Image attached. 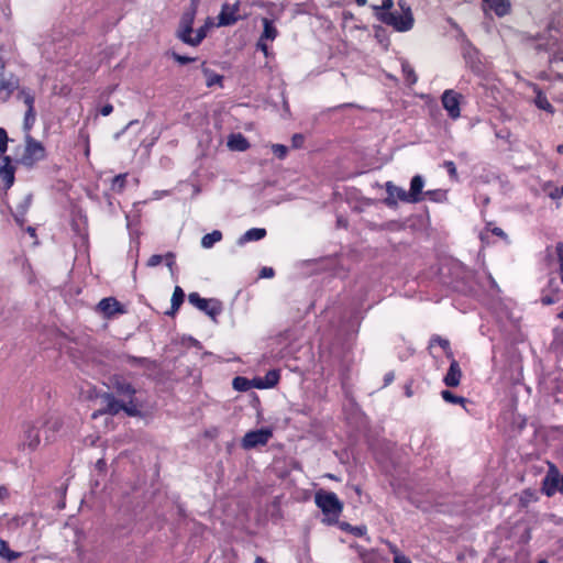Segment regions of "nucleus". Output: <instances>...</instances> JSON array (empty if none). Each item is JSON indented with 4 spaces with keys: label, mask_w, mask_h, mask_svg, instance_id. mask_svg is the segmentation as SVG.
Masks as SVG:
<instances>
[{
    "label": "nucleus",
    "mask_w": 563,
    "mask_h": 563,
    "mask_svg": "<svg viewBox=\"0 0 563 563\" xmlns=\"http://www.w3.org/2000/svg\"><path fill=\"white\" fill-rule=\"evenodd\" d=\"M266 236V230L262 228H253L247 230L243 235H241L238 240V244L240 246L246 244L247 242L260 241Z\"/></svg>",
    "instance_id": "obj_17"
},
{
    "label": "nucleus",
    "mask_w": 563,
    "mask_h": 563,
    "mask_svg": "<svg viewBox=\"0 0 563 563\" xmlns=\"http://www.w3.org/2000/svg\"><path fill=\"white\" fill-rule=\"evenodd\" d=\"M262 23H263V32H262L260 38H262L264 41H274L278 35V31L275 27L273 21H271L267 18H263Z\"/></svg>",
    "instance_id": "obj_20"
},
{
    "label": "nucleus",
    "mask_w": 563,
    "mask_h": 563,
    "mask_svg": "<svg viewBox=\"0 0 563 563\" xmlns=\"http://www.w3.org/2000/svg\"><path fill=\"white\" fill-rule=\"evenodd\" d=\"M113 388L119 395L126 396L129 398L133 397L135 394V389L133 388V386L130 383L122 380L120 378H115L113 380Z\"/></svg>",
    "instance_id": "obj_21"
},
{
    "label": "nucleus",
    "mask_w": 563,
    "mask_h": 563,
    "mask_svg": "<svg viewBox=\"0 0 563 563\" xmlns=\"http://www.w3.org/2000/svg\"><path fill=\"white\" fill-rule=\"evenodd\" d=\"M303 141H305V139H303V135H301V134H295L291 139L294 147H300L303 144Z\"/></svg>",
    "instance_id": "obj_47"
},
{
    "label": "nucleus",
    "mask_w": 563,
    "mask_h": 563,
    "mask_svg": "<svg viewBox=\"0 0 563 563\" xmlns=\"http://www.w3.org/2000/svg\"><path fill=\"white\" fill-rule=\"evenodd\" d=\"M202 73L206 77V85L208 87L219 84L222 80V76L206 67L205 63L202 64Z\"/></svg>",
    "instance_id": "obj_24"
},
{
    "label": "nucleus",
    "mask_w": 563,
    "mask_h": 563,
    "mask_svg": "<svg viewBox=\"0 0 563 563\" xmlns=\"http://www.w3.org/2000/svg\"><path fill=\"white\" fill-rule=\"evenodd\" d=\"M387 197L384 202L388 207H396L398 201L411 203L408 191L404 188L396 186L391 181H387L386 185Z\"/></svg>",
    "instance_id": "obj_11"
},
{
    "label": "nucleus",
    "mask_w": 563,
    "mask_h": 563,
    "mask_svg": "<svg viewBox=\"0 0 563 563\" xmlns=\"http://www.w3.org/2000/svg\"><path fill=\"white\" fill-rule=\"evenodd\" d=\"M266 42L267 41L260 38L256 44L257 48L261 49L265 54V56L268 55V46H267Z\"/></svg>",
    "instance_id": "obj_51"
},
{
    "label": "nucleus",
    "mask_w": 563,
    "mask_h": 563,
    "mask_svg": "<svg viewBox=\"0 0 563 563\" xmlns=\"http://www.w3.org/2000/svg\"><path fill=\"white\" fill-rule=\"evenodd\" d=\"M222 233L219 230H214L211 233L206 234L201 240V245L205 249H210L214 243L221 241Z\"/></svg>",
    "instance_id": "obj_23"
},
{
    "label": "nucleus",
    "mask_w": 563,
    "mask_h": 563,
    "mask_svg": "<svg viewBox=\"0 0 563 563\" xmlns=\"http://www.w3.org/2000/svg\"><path fill=\"white\" fill-rule=\"evenodd\" d=\"M356 4L363 7L366 4L367 0H355Z\"/></svg>",
    "instance_id": "obj_61"
},
{
    "label": "nucleus",
    "mask_w": 563,
    "mask_h": 563,
    "mask_svg": "<svg viewBox=\"0 0 563 563\" xmlns=\"http://www.w3.org/2000/svg\"><path fill=\"white\" fill-rule=\"evenodd\" d=\"M31 205V197L26 196L24 201L16 207V211L21 212V216H25L29 206Z\"/></svg>",
    "instance_id": "obj_44"
},
{
    "label": "nucleus",
    "mask_w": 563,
    "mask_h": 563,
    "mask_svg": "<svg viewBox=\"0 0 563 563\" xmlns=\"http://www.w3.org/2000/svg\"><path fill=\"white\" fill-rule=\"evenodd\" d=\"M241 2L236 1L233 4L223 3L221 11L218 15V26H229L235 24L238 21L246 19L247 13H240Z\"/></svg>",
    "instance_id": "obj_7"
},
{
    "label": "nucleus",
    "mask_w": 563,
    "mask_h": 563,
    "mask_svg": "<svg viewBox=\"0 0 563 563\" xmlns=\"http://www.w3.org/2000/svg\"><path fill=\"white\" fill-rule=\"evenodd\" d=\"M122 410L130 417H137L141 413L133 397L129 398L128 404H123Z\"/></svg>",
    "instance_id": "obj_31"
},
{
    "label": "nucleus",
    "mask_w": 563,
    "mask_h": 563,
    "mask_svg": "<svg viewBox=\"0 0 563 563\" xmlns=\"http://www.w3.org/2000/svg\"><path fill=\"white\" fill-rule=\"evenodd\" d=\"M96 467L99 471H103L106 468V461L103 459H99L96 463Z\"/></svg>",
    "instance_id": "obj_59"
},
{
    "label": "nucleus",
    "mask_w": 563,
    "mask_h": 563,
    "mask_svg": "<svg viewBox=\"0 0 563 563\" xmlns=\"http://www.w3.org/2000/svg\"><path fill=\"white\" fill-rule=\"evenodd\" d=\"M424 196H428L429 199L433 201H439L443 197V192L441 190H429L424 194Z\"/></svg>",
    "instance_id": "obj_45"
},
{
    "label": "nucleus",
    "mask_w": 563,
    "mask_h": 563,
    "mask_svg": "<svg viewBox=\"0 0 563 563\" xmlns=\"http://www.w3.org/2000/svg\"><path fill=\"white\" fill-rule=\"evenodd\" d=\"M188 301L198 308L199 310L203 311L206 314L211 317L213 320L221 313L222 306L219 300L216 299H205L199 296L197 292H191L188 296Z\"/></svg>",
    "instance_id": "obj_8"
},
{
    "label": "nucleus",
    "mask_w": 563,
    "mask_h": 563,
    "mask_svg": "<svg viewBox=\"0 0 563 563\" xmlns=\"http://www.w3.org/2000/svg\"><path fill=\"white\" fill-rule=\"evenodd\" d=\"M555 249L560 262V278L561 282L563 283V243H558Z\"/></svg>",
    "instance_id": "obj_39"
},
{
    "label": "nucleus",
    "mask_w": 563,
    "mask_h": 563,
    "mask_svg": "<svg viewBox=\"0 0 563 563\" xmlns=\"http://www.w3.org/2000/svg\"><path fill=\"white\" fill-rule=\"evenodd\" d=\"M272 151L278 158L283 159L287 155L288 148L283 144H273Z\"/></svg>",
    "instance_id": "obj_38"
},
{
    "label": "nucleus",
    "mask_w": 563,
    "mask_h": 563,
    "mask_svg": "<svg viewBox=\"0 0 563 563\" xmlns=\"http://www.w3.org/2000/svg\"><path fill=\"white\" fill-rule=\"evenodd\" d=\"M35 110L34 107L27 108L25 115H24V122L23 128L29 133V131L32 129L34 122H35Z\"/></svg>",
    "instance_id": "obj_30"
},
{
    "label": "nucleus",
    "mask_w": 563,
    "mask_h": 563,
    "mask_svg": "<svg viewBox=\"0 0 563 563\" xmlns=\"http://www.w3.org/2000/svg\"><path fill=\"white\" fill-rule=\"evenodd\" d=\"M358 555L362 559L363 563H373V553L371 551L360 549Z\"/></svg>",
    "instance_id": "obj_43"
},
{
    "label": "nucleus",
    "mask_w": 563,
    "mask_h": 563,
    "mask_svg": "<svg viewBox=\"0 0 563 563\" xmlns=\"http://www.w3.org/2000/svg\"><path fill=\"white\" fill-rule=\"evenodd\" d=\"M214 25L212 18H207L205 21V24L200 26L196 32V36L200 35L199 44L203 41V38L207 36L208 31Z\"/></svg>",
    "instance_id": "obj_32"
},
{
    "label": "nucleus",
    "mask_w": 563,
    "mask_h": 563,
    "mask_svg": "<svg viewBox=\"0 0 563 563\" xmlns=\"http://www.w3.org/2000/svg\"><path fill=\"white\" fill-rule=\"evenodd\" d=\"M489 9H492L498 16H504L509 13L510 3L508 0H483Z\"/></svg>",
    "instance_id": "obj_19"
},
{
    "label": "nucleus",
    "mask_w": 563,
    "mask_h": 563,
    "mask_svg": "<svg viewBox=\"0 0 563 563\" xmlns=\"http://www.w3.org/2000/svg\"><path fill=\"white\" fill-rule=\"evenodd\" d=\"M97 310L108 319L125 312L124 307L113 297L101 299L97 306Z\"/></svg>",
    "instance_id": "obj_12"
},
{
    "label": "nucleus",
    "mask_w": 563,
    "mask_h": 563,
    "mask_svg": "<svg viewBox=\"0 0 563 563\" xmlns=\"http://www.w3.org/2000/svg\"><path fill=\"white\" fill-rule=\"evenodd\" d=\"M16 98L19 100H22L27 108L34 107V96L29 89H20L16 95Z\"/></svg>",
    "instance_id": "obj_27"
},
{
    "label": "nucleus",
    "mask_w": 563,
    "mask_h": 563,
    "mask_svg": "<svg viewBox=\"0 0 563 563\" xmlns=\"http://www.w3.org/2000/svg\"><path fill=\"white\" fill-rule=\"evenodd\" d=\"M163 261V256L162 255H158V254H154L152 255L148 261H147V266L148 267H155L157 265H159Z\"/></svg>",
    "instance_id": "obj_46"
},
{
    "label": "nucleus",
    "mask_w": 563,
    "mask_h": 563,
    "mask_svg": "<svg viewBox=\"0 0 563 563\" xmlns=\"http://www.w3.org/2000/svg\"><path fill=\"white\" fill-rule=\"evenodd\" d=\"M125 181H126V174L117 175L112 179L111 189L114 191H118V192L122 191L123 188L125 187Z\"/></svg>",
    "instance_id": "obj_34"
},
{
    "label": "nucleus",
    "mask_w": 563,
    "mask_h": 563,
    "mask_svg": "<svg viewBox=\"0 0 563 563\" xmlns=\"http://www.w3.org/2000/svg\"><path fill=\"white\" fill-rule=\"evenodd\" d=\"M46 152L43 144L33 139L29 133L25 135V150L21 163L26 167L34 166L45 158Z\"/></svg>",
    "instance_id": "obj_6"
},
{
    "label": "nucleus",
    "mask_w": 563,
    "mask_h": 563,
    "mask_svg": "<svg viewBox=\"0 0 563 563\" xmlns=\"http://www.w3.org/2000/svg\"><path fill=\"white\" fill-rule=\"evenodd\" d=\"M113 111V107L112 104L110 103H107L104 104L101 109H100V113L104 117L109 115L111 112Z\"/></svg>",
    "instance_id": "obj_52"
},
{
    "label": "nucleus",
    "mask_w": 563,
    "mask_h": 563,
    "mask_svg": "<svg viewBox=\"0 0 563 563\" xmlns=\"http://www.w3.org/2000/svg\"><path fill=\"white\" fill-rule=\"evenodd\" d=\"M424 187V179L420 175L412 177L410 181V189L408 191L411 203H418L423 200L424 194L422 191Z\"/></svg>",
    "instance_id": "obj_13"
},
{
    "label": "nucleus",
    "mask_w": 563,
    "mask_h": 563,
    "mask_svg": "<svg viewBox=\"0 0 563 563\" xmlns=\"http://www.w3.org/2000/svg\"><path fill=\"white\" fill-rule=\"evenodd\" d=\"M254 563H266L265 560L261 556H257L254 561Z\"/></svg>",
    "instance_id": "obj_62"
},
{
    "label": "nucleus",
    "mask_w": 563,
    "mask_h": 563,
    "mask_svg": "<svg viewBox=\"0 0 563 563\" xmlns=\"http://www.w3.org/2000/svg\"><path fill=\"white\" fill-rule=\"evenodd\" d=\"M9 496L8 489L4 486H0V501L7 499Z\"/></svg>",
    "instance_id": "obj_57"
},
{
    "label": "nucleus",
    "mask_w": 563,
    "mask_h": 563,
    "mask_svg": "<svg viewBox=\"0 0 563 563\" xmlns=\"http://www.w3.org/2000/svg\"><path fill=\"white\" fill-rule=\"evenodd\" d=\"M5 67L4 48L0 44V96H3L4 101L20 87L19 79L11 73L7 75Z\"/></svg>",
    "instance_id": "obj_5"
},
{
    "label": "nucleus",
    "mask_w": 563,
    "mask_h": 563,
    "mask_svg": "<svg viewBox=\"0 0 563 563\" xmlns=\"http://www.w3.org/2000/svg\"><path fill=\"white\" fill-rule=\"evenodd\" d=\"M432 341L437 342L444 350H449L450 349V342L448 340H445V339L437 336Z\"/></svg>",
    "instance_id": "obj_48"
},
{
    "label": "nucleus",
    "mask_w": 563,
    "mask_h": 563,
    "mask_svg": "<svg viewBox=\"0 0 563 563\" xmlns=\"http://www.w3.org/2000/svg\"><path fill=\"white\" fill-rule=\"evenodd\" d=\"M172 57L179 64L181 65H185V64H188V63H191L194 60H196V58L194 57H188V56H184V55H179L175 52L172 53Z\"/></svg>",
    "instance_id": "obj_41"
},
{
    "label": "nucleus",
    "mask_w": 563,
    "mask_h": 563,
    "mask_svg": "<svg viewBox=\"0 0 563 563\" xmlns=\"http://www.w3.org/2000/svg\"><path fill=\"white\" fill-rule=\"evenodd\" d=\"M341 527L343 530L351 532L355 537H363L366 534V531H367L365 526L353 527L350 523H342Z\"/></svg>",
    "instance_id": "obj_33"
},
{
    "label": "nucleus",
    "mask_w": 563,
    "mask_h": 563,
    "mask_svg": "<svg viewBox=\"0 0 563 563\" xmlns=\"http://www.w3.org/2000/svg\"><path fill=\"white\" fill-rule=\"evenodd\" d=\"M279 379V374L276 371H269L265 376V382L256 384L258 388L274 387Z\"/></svg>",
    "instance_id": "obj_26"
},
{
    "label": "nucleus",
    "mask_w": 563,
    "mask_h": 563,
    "mask_svg": "<svg viewBox=\"0 0 563 563\" xmlns=\"http://www.w3.org/2000/svg\"><path fill=\"white\" fill-rule=\"evenodd\" d=\"M137 121H130L122 131L114 134V139L118 140L126 131V129H129L131 125H133Z\"/></svg>",
    "instance_id": "obj_55"
},
{
    "label": "nucleus",
    "mask_w": 563,
    "mask_h": 563,
    "mask_svg": "<svg viewBox=\"0 0 563 563\" xmlns=\"http://www.w3.org/2000/svg\"><path fill=\"white\" fill-rule=\"evenodd\" d=\"M233 387L236 390L245 391L250 388V382L245 377H235L233 379Z\"/></svg>",
    "instance_id": "obj_36"
},
{
    "label": "nucleus",
    "mask_w": 563,
    "mask_h": 563,
    "mask_svg": "<svg viewBox=\"0 0 563 563\" xmlns=\"http://www.w3.org/2000/svg\"><path fill=\"white\" fill-rule=\"evenodd\" d=\"M394 563H411V560L401 553L394 556Z\"/></svg>",
    "instance_id": "obj_49"
},
{
    "label": "nucleus",
    "mask_w": 563,
    "mask_h": 563,
    "mask_svg": "<svg viewBox=\"0 0 563 563\" xmlns=\"http://www.w3.org/2000/svg\"><path fill=\"white\" fill-rule=\"evenodd\" d=\"M184 290L179 286H176L172 296L170 311H168L167 314L173 316L184 302Z\"/></svg>",
    "instance_id": "obj_22"
},
{
    "label": "nucleus",
    "mask_w": 563,
    "mask_h": 563,
    "mask_svg": "<svg viewBox=\"0 0 563 563\" xmlns=\"http://www.w3.org/2000/svg\"><path fill=\"white\" fill-rule=\"evenodd\" d=\"M541 301L543 305H552L554 302V300L549 296L543 297Z\"/></svg>",
    "instance_id": "obj_60"
},
{
    "label": "nucleus",
    "mask_w": 563,
    "mask_h": 563,
    "mask_svg": "<svg viewBox=\"0 0 563 563\" xmlns=\"http://www.w3.org/2000/svg\"><path fill=\"white\" fill-rule=\"evenodd\" d=\"M385 543L387 544L389 551L394 554V556H396L397 554H401V552L398 550V548L395 544H393L389 541H386Z\"/></svg>",
    "instance_id": "obj_54"
},
{
    "label": "nucleus",
    "mask_w": 563,
    "mask_h": 563,
    "mask_svg": "<svg viewBox=\"0 0 563 563\" xmlns=\"http://www.w3.org/2000/svg\"><path fill=\"white\" fill-rule=\"evenodd\" d=\"M260 276L263 278H271L274 276V269L272 267H264L262 268Z\"/></svg>",
    "instance_id": "obj_50"
},
{
    "label": "nucleus",
    "mask_w": 563,
    "mask_h": 563,
    "mask_svg": "<svg viewBox=\"0 0 563 563\" xmlns=\"http://www.w3.org/2000/svg\"><path fill=\"white\" fill-rule=\"evenodd\" d=\"M228 147L232 151L243 152L250 147V143L241 133L231 134L227 143Z\"/></svg>",
    "instance_id": "obj_18"
},
{
    "label": "nucleus",
    "mask_w": 563,
    "mask_h": 563,
    "mask_svg": "<svg viewBox=\"0 0 563 563\" xmlns=\"http://www.w3.org/2000/svg\"><path fill=\"white\" fill-rule=\"evenodd\" d=\"M8 134L7 131L0 128V155L4 154L8 150Z\"/></svg>",
    "instance_id": "obj_37"
},
{
    "label": "nucleus",
    "mask_w": 563,
    "mask_h": 563,
    "mask_svg": "<svg viewBox=\"0 0 563 563\" xmlns=\"http://www.w3.org/2000/svg\"><path fill=\"white\" fill-rule=\"evenodd\" d=\"M443 166L446 168L449 175L453 178V179H456L457 178V172H456V167H455V164L452 162V161H445Z\"/></svg>",
    "instance_id": "obj_42"
},
{
    "label": "nucleus",
    "mask_w": 563,
    "mask_h": 563,
    "mask_svg": "<svg viewBox=\"0 0 563 563\" xmlns=\"http://www.w3.org/2000/svg\"><path fill=\"white\" fill-rule=\"evenodd\" d=\"M536 104L539 109H542L544 111H548L551 113L554 111L552 104L549 102L547 97L541 92H539L536 97Z\"/></svg>",
    "instance_id": "obj_29"
},
{
    "label": "nucleus",
    "mask_w": 563,
    "mask_h": 563,
    "mask_svg": "<svg viewBox=\"0 0 563 563\" xmlns=\"http://www.w3.org/2000/svg\"><path fill=\"white\" fill-rule=\"evenodd\" d=\"M394 5V1L393 0H382V5L380 7H374V9L377 11V13H380V12H391L390 9L393 8Z\"/></svg>",
    "instance_id": "obj_40"
},
{
    "label": "nucleus",
    "mask_w": 563,
    "mask_h": 563,
    "mask_svg": "<svg viewBox=\"0 0 563 563\" xmlns=\"http://www.w3.org/2000/svg\"><path fill=\"white\" fill-rule=\"evenodd\" d=\"M441 396L445 401L451 402V404H464L465 402V398L455 396L450 390H442Z\"/></svg>",
    "instance_id": "obj_35"
},
{
    "label": "nucleus",
    "mask_w": 563,
    "mask_h": 563,
    "mask_svg": "<svg viewBox=\"0 0 563 563\" xmlns=\"http://www.w3.org/2000/svg\"><path fill=\"white\" fill-rule=\"evenodd\" d=\"M196 16V5H192L190 10L183 13L178 29L176 31V37L180 40L183 43L190 45V46H198L199 45V36L192 35L194 33V21Z\"/></svg>",
    "instance_id": "obj_4"
},
{
    "label": "nucleus",
    "mask_w": 563,
    "mask_h": 563,
    "mask_svg": "<svg viewBox=\"0 0 563 563\" xmlns=\"http://www.w3.org/2000/svg\"><path fill=\"white\" fill-rule=\"evenodd\" d=\"M272 437L273 432L267 428L249 431L243 437L241 445L245 450L254 449L260 445H265Z\"/></svg>",
    "instance_id": "obj_9"
},
{
    "label": "nucleus",
    "mask_w": 563,
    "mask_h": 563,
    "mask_svg": "<svg viewBox=\"0 0 563 563\" xmlns=\"http://www.w3.org/2000/svg\"><path fill=\"white\" fill-rule=\"evenodd\" d=\"M3 165L0 166V177L4 181V189L8 190L14 183L15 168L11 165L9 156L2 157Z\"/></svg>",
    "instance_id": "obj_14"
},
{
    "label": "nucleus",
    "mask_w": 563,
    "mask_h": 563,
    "mask_svg": "<svg viewBox=\"0 0 563 563\" xmlns=\"http://www.w3.org/2000/svg\"><path fill=\"white\" fill-rule=\"evenodd\" d=\"M165 258H166V265L168 266L169 269H172L173 265L175 264L174 254L173 253H167Z\"/></svg>",
    "instance_id": "obj_53"
},
{
    "label": "nucleus",
    "mask_w": 563,
    "mask_h": 563,
    "mask_svg": "<svg viewBox=\"0 0 563 563\" xmlns=\"http://www.w3.org/2000/svg\"><path fill=\"white\" fill-rule=\"evenodd\" d=\"M314 501L322 512L329 518L330 522L338 521L343 509V504L334 493L320 490L316 493Z\"/></svg>",
    "instance_id": "obj_3"
},
{
    "label": "nucleus",
    "mask_w": 563,
    "mask_h": 563,
    "mask_svg": "<svg viewBox=\"0 0 563 563\" xmlns=\"http://www.w3.org/2000/svg\"><path fill=\"white\" fill-rule=\"evenodd\" d=\"M492 232H493L495 235L499 236V238H503V239H506V238H507L506 233H505L500 228H494V229L492 230Z\"/></svg>",
    "instance_id": "obj_56"
},
{
    "label": "nucleus",
    "mask_w": 563,
    "mask_h": 563,
    "mask_svg": "<svg viewBox=\"0 0 563 563\" xmlns=\"http://www.w3.org/2000/svg\"><path fill=\"white\" fill-rule=\"evenodd\" d=\"M401 69H402V74L405 76V79L406 81L409 84V85H413L417 82V75L415 73V69L412 68V66L408 63V62H402L401 63Z\"/></svg>",
    "instance_id": "obj_25"
},
{
    "label": "nucleus",
    "mask_w": 563,
    "mask_h": 563,
    "mask_svg": "<svg viewBox=\"0 0 563 563\" xmlns=\"http://www.w3.org/2000/svg\"><path fill=\"white\" fill-rule=\"evenodd\" d=\"M443 108L448 111L451 119L456 120L461 115L460 101L461 95L456 91L449 89L445 90L441 98Z\"/></svg>",
    "instance_id": "obj_10"
},
{
    "label": "nucleus",
    "mask_w": 563,
    "mask_h": 563,
    "mask_svg": "<svg viewBox=\"0 0 563 563\" xmlns=\"http://www.w3.org/2000/svg\"><path fill=\"white\" fill-rule=\"evenodd\" d=\"M27 232L31 234V235H34L35 234V229L32 228V227H29L27 228Z\"/></svg>",
    "instance_id": "obj_64"
},
{
    "label": "nucleus",
    "mask_w": 563,
    "mask_h": 563,
    "mask_svg": "<svg viewBox=\"0 0 563 563\" xmlns=\"http://www.w3.org/2000/svg\"><path fill=\"white\" fill-rule=\"evenodd\" d=\"M0 556L9 561L15 560L20 556V553L13 552L9 549L8 543L4 540H0Z\"/></svg>",
    "instance_id": "obj_28"
},
{
    "label": "nucleus",
    "mask_w": 563,
    "mask_h": 563,
    "mask_svg": "<svg viewBox=\"0 0 563 563\" xmlns=\"http://www.w3.org/2000/svg\"><path fill=\"white\" fill-rule=\"evenodd\" d=\"M462 372L459 363L455 360H452L449 371L444 377V383L449 387H456L460 385Z\"/></svg>",
    "instance_id": "obj_15"
},
{
    "label": "nucleus",
    "mask_w": 563,
    "mask_h": 563,
    "mask_svg": "<svg viewBox=\"0 0 563 563\" xmlns=\"http://www.w3.org/2000/svg\"><path fill=\"white\" fill-rule=\"evenodd\" d=\"M13 216H14L15 221L20 225H23V223H24V216H21V212H18V211H15Z\"/></svg>",
    "instance_id": "obj_58"
},
{
    "label": "nucleus",
    "mask_w": 563,
    "mask_h": 563,
    "mask_svg": "<svg viewBox=\"0 0 563 563\" xmlns=\"http://www.w3.org/2000/svg\"><path fill=\"white\" fill-rule=\"evenodd\" d=\"M556 151L559 154H563V144H560L558 147H556Z\"/></svg>",
    "instance_id": "obj_63"
},
{
    "label": "nucleus",
    "mask_w": 563,
    "mask_h": 563,
    "mask_svg": "<svg viewBox=\"0 0 563 563\" xmlns=\"http://www.w3.org/2000/svg\"><path fill=\"white\" fill-rule=\"evenodd\" d=\"M398 4L402 11L401 13L380 12L377 13V16L383 23L393 26L396 31L405 32L412 27L413 16L408 5L401 1Z\"/></svg>",
    "instance_id": "obj_2"
},
{
    "label": "nucleus",
    "mask_w": 563,
    "mask_h": 563,
    "mask_svg": "<svg viewBox=\"0 0 563 563\" xmlns=\"http://www.w3.org/2000/svg\"><path fill=\"white\" fill-rule=\"evenodd\" d=\"M60 421L51 419L46 422L42 420L27 421L22 424V434L20 437V448L22 450L34 451L41 443V429H44L45 440L49 441L52 435L59 429Z\"/></svg>",
    "instance_id": "obj_1"
},
{
    "label": "nucleus",
    "mask_w": 563,
    "mask_h": 563,
    "mask_svg": "<svg viewBox=\"0 0 563 563\" xmlns=\"http://www.w3.org/2000/svg\"><path fill=\"white\" fill-rule=\"evenodd\" d=\"M101 398L106 405V413L114 416L122 411L123 404L117 400L112 394L106 393L101 396Z\"/></svg>",
    "instance_id": "obj_16"
}]
</instances>
